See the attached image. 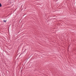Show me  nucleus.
Instances as JSON below:
<instances>
[{"label":"nucleus","mask_w":76,"mask_h":76,"mask_svg":"<svg viewBox=\"0 0 76 76\" xmlns=\"http://www.w3.org/2000/svg\"><path fill=\"white\" fill-rule=\"evenodd\" d=\"M1 3H0V7H1Z\"/></svg>","instance_id":"1"},{"label":"nucleus","mask_w":76,"mask_h":76,"mask_svg":"<svg viewBox=\"0 0 76 76\" xmlns=\"http://www.w3.org/2000/svg\"><path fill=\"white\" fill-rule=\"evenodd\" d=\"M3 22H6V20H4L3 21Z\"/></svg>","instance_id":"2"}]
</instances>
